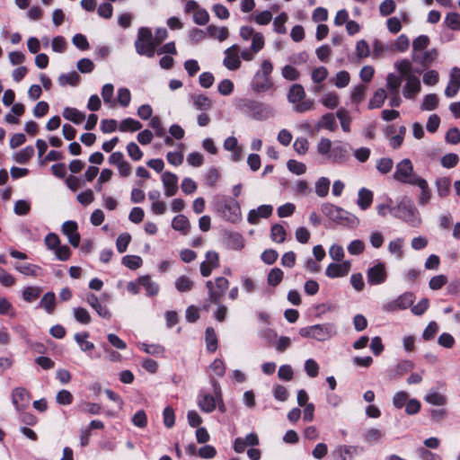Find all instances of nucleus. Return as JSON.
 <instances>
[{
  "label": "nucleus",
  "instance_id": "obj_1",
  "mask_svg": "<svg viewBox=\"0 0 460 460\" xmlns=\"http://www.w3.org/2000/svg\"><path fill=\"white\" fill-rule=\"evenodd\" d=\"M236 108L240 112L255 120H266L275 115L272 106L249 98L238 100Z\"/></svg>",
  "mask_w": 460,
  "mask_h": 460
},
{
  "label": "nucleus",
  "instance_id": "obj_2",
  "mask_svg": "<svg viewBox=\"0 0 460 460\" xmlns=\"http://www.w3.org/2000/svg\"><path fill=\"white\" fill-rule=\"evenodd\" d=\"M390 213L412 227H419L421 224L420 212L410 198H402L396 206L390 208Z\"/></svg>",
  "mask_w": 460,
  "mask_h": 460
},
{
  "label": "nucleus",
  "instance_id": "obj_3",
  "mask_svg": "<svg viewBox=\"0 0 460 460\" xmlns=\"http://www.w3.org/2000/svg\"><path fill=\"white\" fill-rule=\"evenodd\" d=\"M273 65L270 60H263L261 68L255 73L251 82V88L255 93H265L272 88L271 73Z\"/></svg>",
  "mask_w": 460,
  "mask_h": 460
},
{
  "label": "nucleus",
  "instance_id": "obj_4",
  "mask_svg": "<svg viewBox=\"0 0 460 460\" xmlns=\"http://www.w3.org/2000/svg\"><path fill=\"white\" fill-rule=\"evenodd\" d=\"M321 210L329 219L339 224L352 226L358 223L357 217L333 204L324 203L322 205Z\"/></svg>",
  "mask_w": 460,
  "mask_h": 460
},
{
  "label": "nucleus",
  "instance_id": "obj_5",
  "mask_svg": "<svg viewBox=\"0 0 460 460\" xmlns=\"http://www.w3.org/2000/svg\"><path fill=\"white\" fill-rule=\"evenodd\" d=\"M135 48L138 55L146 56L148 58L155 56L156 43L154 40L151 29L147 27L138 29Z\"/></svg>",
  "mask_w": 460,
  "mask_h": 460
},
{
  "label": "nucleus",
  "instance_id": "obj_6",
  "mask_svg": "<svg viewBox=\"0 0 460 460\" xmlns=\"http://www.w3.org/2000/svg\"><path fill=\"white\" fill-rule=\"evenodd\" d=\"M215 207L217 211L229 222L236 223L241 218L240 205L233 199L223 197L216 201Z\"/></svg>",
  "mask_w": 460,
  "mask_h": 460
},
{
  "label": "nucleus",
  "instance_id": "obj_7",
  "mask_svg": "<svg viewBox=\"0 0 460 460\" xmlns=\"http://www.w3.org/2000/svg\"><path fill=\"white\" fill-rule=\"evenodd\" d=\"M337 333L336 327L332 323L315 324L301 328L299 334L305 338H313L319 341L331 339Z\"/></svg>",
  "mask_w": 460,
  "mask_h": 460
},
{
  "label": "nucleus",
  "instance_id": "obj_8",
  "mask_svg": "<svg viewBox=\"0 0 460 460\" xmlns=\"http://www.w3.org/2000/svg\"><path fill=\"white\" fill-rule=\"evenodd\" d=\"M396 181L413 186V182L422 179L414 172L413 164L409 158H404L395 166L393 175Z\"/></svg>",
  "mask_w": 460,
  "mask_h": 460
},
{
  "label": "nucleus",
  "instance_id": "obj_9",
  "mask_svg": "<svg viewBox=\"0 0 460 460\" xmlns=\"http://www.w3.org/2000/svg\"><path fill=\"white\" fill-rule=\"evenodd\" d=\"M206 287L208 291V299L214 304H219L229 287V281L224 277H217L215 281L208 280Z\"/></svg>",
  "mask_w": 460,
  "mask_h": 460
},
{
  "label": "nucleus",
  "instance_id": "obj_10",
  "mask_svg": "<svg viewBox=\"0 0 460 460\" xmlns=\"http://www.w3.org/2000/svg\"><path fill=\"white\" fill-rule=\"evenodd\" d=\"M415 296L412 292H404L395 299L382 305V310L386 313H393L399 310H405L413 305Z\"/></svg>",
  "mask_w": 460,
  "mask_h": 460
},
{
  "label": "nucleus",
  "instance_id": "obj_11",
  "mask_svg": "<svg viewBox=\"0 0 460 460\" xmlns=\"http://www.w3.org/2000/svg\"><path fill=\"white\" fill-rule=\"evenodd\" d=\"M387 279V272L385 265L383 262H378L373 267L369 268L367 272V279L369 285H380L385 282Z\"/></svg>",
  "mask_w": 460,
  "mask_h": 460
},
{
  "label": "nucleus",
  "instance_id": "obj_12",
  "mask_svg": "<svg viewBox=\"0 0 460 460\" xmlns=\"http://www.w3.org/2000/svg\"><path fill=\"white\" fill-rule=\"evenodd\" d=\"M349 158V153L348 146L339 142L333 145L328 159L333 164H341L347 162Z\"/></svg>",
  "mask_w": 460,
  "mask_h": 460
},
{
  "label": "nucleus",
  "instance_id": "obj_13",
  "mask_svg": "<svg viewBox=\"0 0 460 460\" xmlns=\"http://www.w3.org/2000/svg\"><path fill=\"white\" fill-rule=\"evenodd\" d=\"M12 401L17 411L23 410L30 404V394L25 388L17 387L13 390Z\"/></svg>",
  "mask_w": 460,
  "mask_h": 460
},
{
  "label": "nucleus",
  "instance_id": "obj_14",
  "mask_svg": "<svg viewBox=\"0 0 460 460\" xmlns=\"http://www.w3.org/2000/svg\"><path fill=\"white\" fill-rule=\"evenodd\" d=\"M162 182L166 197L174 196L178 191V177L171 172H164L162 175Z\"/></svg>",
  "mask_w": 460,
  "mask_h": 460
},
{
  "label": "nucleus",
  "instance_id": "obj_15",
  "mask_svg": "<svg viewBox=\"0 0 460 460\" xmlns=\"http://www.w3.org/2000/svg\"><path fill=\"white\" fill-rule=\"evenodd\" d=\"M350 261H345L342 263H331L327 266L325 274L331 279L347 276L350 270Z\"/></svg>",
  "mask_w": 460,
  "mask_h": 460
},
{
  "label": "nucleus",
  "instance_id": "obj_16",
  "mask_svg": "<svg viewBox=\"0 0 460 460\" xmlns=\"http://www.w3.org/2000/svg\"><path fill=\"white\" fill-rule=\"evenodd\" d=\"M62 232L66 235L68 242L74 247H78L80 234L77 232V224L75 221H66L62 226Z\"/></svg>",
  "mask_w": 460,
  "mask_h": 460
},
{
  "label": "nucleus",
  "instance_id": "obj_17",
  "mask_svg": "<svg viewBox=\"0 0 460 460\" xmlns=\"http://www.w3.org/2000/svg\"><path fill=\"white\" fill-rule=\"evenodd\" d=\"M406 84L403 86L402 93L406 99H413L414 96L420 93L421 85L420 79L412 75L411 76L405 77Z\"/></svg>",
  "mask_w": 460,
  "mask_h": 460
},
{
  "label": "nucleus",
  "instance_id": "obj_18",
  "mask_svg": "<svg viewBox=\"0 0 460 460\" xmlns=\"http://www.w3.org/2000/svg\"><path fill=\"white\" fill-rule=\"evenodd\" d=\"M239 47L233 45L226 50V58H224V66L229 70H236L241 66V60L237 56Z\"/></svg>",
  "mask_w": 460,
  "mask_h": 460
},
{
  "label": "nucleus",
  "instance_id": "obj_19",
  "mask_svg": "<svg viewBox=\"0 0 460 460\" xmlns=\"http://www.w3.org/2000/svg\"><path fill=\"white\" fill-rule=\"evenodd\" d=\"M86 302L96 311L100 317L108 320L111 318V314L108 307L105 305H102L94 294L89 293L86 296Z\"/></svg>",
  "mask_w": 460,
  "mask_h": 460
},
{
  "label": "nucleus",
  "instance_id": "obj_20",
  "mask_svg": "<svg viewBox=\"0 0 460 460\" xmlns=\"http://www.w3.org/2000/svg\"><path fill=\"white\" fill-rule=\"evenodd\" d=\"M198 404L200 410L207 413L212 412L216 409L215 397L209 394L200 393L198 397Z\"/></svg>",
  "mask_w": 460,
  "mask_h": 460
},
{
  "label": "nucleus",
  "instance_id": "obj_21",
  "mask_svg": "<svg viewBox=\"0 0 460 460\" xmlns=\"http://www.w3.org/2000/svg\"><path fill=\"white\" fill-rule=\"evenodd\" d=\"M438 52L435 49L426 50L420 54L412 53L411 58L415 62L420 63L423 66L430 65L437 58Z\"/></svg>",
  "mask_w": 460,
  "mask_h": 460
},
{
  "label": "nucleus",
  "instance_id": "obj_22",
  "mask_svg": "<svg viewBox=\"0 0 460 460\" xmlns=\"http://www.w3.org/2000/svg\"><path fill=\"white\" fill-rule=\"evenodd\" d=\"M358 447L354 446H339L334 451V456L337 460H353L354 456L357 454Z\"/></svg>",
  "mask_w": 460,
  "mask_h": 460
},
{
  "label": "nucleus",
  "instance_id": "obj_23",
  "mask_svg": "<svg viewBox=\"0 0 460 460\" xmlns=\"http://www.w3.org/2000/svg\"><path fill=\"white\" fill-rule=\"evenodd\" d=\"M413 186H418L420 189V194L418 198V203L420 206H424L430 200L431 191L429 188L428 181L425 179L418 180L417 182H413Z\"/></svg>",
  "mask_w": 460,
  "mask_h": 460
},
{
  "label": "nucleus",
  "instance_id": "obj_24",
  "mask_svg": "<svg viewBox=\"0 0 460 460\" xmlns=\"http://www.w3.org/2000/svg\"><path fill=\"white\" fill-rule=\"evenodd\" d=\"M190 99L193 102V106L198 111H207L213 106V102L204 94H192Z\"/></svg>",
  "mask_w": 460,
  "mask_h": 460
},
{
  "label": "nucleus",
  "instance_id": "obj_25",
  "mask_svg": "<svg viewBox=\"0 0 460 460\" xmlns=\"http://www.w3.org/2000/svg\"><path fill=\"white\" fill-rule=\"evenodd\" d=\"M318 129L324 128L329 131H335L338 128L335 116L332 113L323 114L316 124Z\"/></svg>",
  "mask_w": 460,
  "mask_h": 460
},
{
  "label": "nucleus",
  "instance_id": "obj_26",
  "mask_svg": "<svg viewBox=\"0 0 460 460\" xmlns=\"http://www.w3.org/2000/svg\"><path fill=\"white\" fill-rule=\"evenodd\" d=\"M373 201V192L366 188H361L358 195V206L362 209H367Z\"/></svg>",
  "mask_w": 460,
  "mask_h": 460
},
{
  "label": "nucleus",
  "instance_id": "obj_27",
  "mask_svg": "<svg viewBox=\"0 0 460 460\" xmlns=\"http://www.w3.org/2000/svg\"><path fill=\"white\" fill-rule=\"evenodd\" d=\"M305 97V89L299 84H293L288 93V100L289 102L293 103L294 105L296 104L297 102H299L300 101L304 100Z\"/></svg>",
  "mask_w": 460,
  "mask_h": 460
},
{
  "label": "nucleus",
  "instance_id": "obj_28",
  "mask_svg": "<svg viewBox=\"0 0 460 460\" xmlns=\"http://www.w3.org/2000/svg\"><path fill=\"white\" fill-rule=\"evenodd\" d=\"M172 227L174 230L181 232L182 234H187L190 230V224L187 217L180 214L173 217L172 221Z\"/></svg>",
  "mask_w": 460,
  "mask_h": 460
},
{
  "label": "nucleus",
  "instance_id": "obj_29",
  "mask_svg": "<svg viewBox=\"0 0 460 460\" xmlns=\"http://www.w3.org/2000/svg\"><path fill=\"white\" fill-rule=\"evenodd\" d=\"M63 117L75 124H80L85 119V114L75 108L66 107L62 113Z\"/></svg>",
  "mask_w": 460,
  "mask_h": 460
},
{
  "label": "nucleus",
  "instance_id": "obj_30",
  "mask_svg": "<svg viewBox=\"0 0 460 460\" xmlns=\"http://www.w3.org/2000/svg\"><path fill=\"white\" fill-rule=\"evenodd\" d=\"M384 437L385 432L376 428L367 429L362 435L364 442L367 444L378 443L384 438Z\"/></svg>",
  "mask_w": 460,
  "mask_h": 460
},
{
  "label": "nucleus",
  "instance_id": "obj_31",
  "mask_svg": "<svg viewBox=\"0 0 460 460\" xmlns=\"http://www.w3.org/2000/svg\"><path fill=\"white\" fill-rule=\"evenodd\" d=\"M74 338L82 351H92L94 349V344L88 341L89 333L87 332H77Z\"/></svg>",
  "mask_w": 460,
  "mask_h": 460
},
{
  "label": "nucleus",
  "instance_id": "obj_32",
  "mask_svg": "<svg viewBox=\"0 0 460 460\" xmlns=\"http://www.w3.org/2000/svg\"><path fill=\"white\" fill-rule=\"evenodd\" d=\"M387 97L386 92L383 88L377 89L373 97L370 99L368 103V109H378L381 108Z\"/></svg>",
  "mask_w": 460,
  "mask_h": 460
},
{
  "label": "nucleus",
  "instance_id": "obj_33",
  "mask_svg": "<svg viewBox=\"0 0 460 460\" xmlns=\"http://www.w3.org/2000/svg\"><path fill=\"white\" fill-rule=\"evenodd\" d=\"M40 307H42L48 314H52L56 306V296L53 292H47L41 298Z\"/></svg>",
  "mask_w": 460,
  "mask_h": 460
},
{
  "label": "nucleus",
  "instance_id": "obj_34",
  "mask_svg": "<svg viewBox=\"0 0 460 460\" xmlns=\"http://www.w3.org/2000/svg\"><path fill=\"white\" fill-rule=\"evenodd\" d=\"M207 33L210 38L217 39L219 41H224L229 35L226 27H217L212 24L208 26Z\"/></svg>",
  "mask_w": 460,
  "mask_h": 460
},
{
  "label": "nucleus",
  "instance_id": "obj_35",
  "mask_svg": "<svg viewBox=\"0 0 460 460\" xmlns=\"http://www.w3.org/2000/svg\"><path fill=\"white\" fill-rule=\"evenodd\" d=\"M80 75L75 71H72L67 74L60 75L58 77V84L61 86H66L67 84L76 86L80 83Z\"/></svg>",
  "mask_w": 460,
  "mask_h": 460
},
{
  "label": "nucleus",
  "instance_id": "obj_36",
  "mask_svg": "<svg viewBox=\"0 0 460 460\" xmlns=\"http://www.w3.org/2000/svg\"><path fill=\"white\" fill-rule=\"evenodd\" d=\"M336 117L339 119L342 130L346 133L350 131L351 117L349 112L344 109L340 108L336 112Z\"/></svg>",
  "mask_w": 460,
  "mask_h": 460
},
{
  "label": "nucleus",
  "instance_id": "obj_37",
  "mask_svg": "<svg viewBox=\"0 0 460 460\" xmlns=\"http://www.w3.org/2000/svg\"><path fill=\"white\" fill-rule=\"evenodd\" d=\"M41 288L40 287L29 286L24 288L22 290V299L28 303H31L38 299L41 294Z\"/></svg>",
  "mask_w": 460,
  "mask_h": 460
},
{
  "label": "nucleus",
  "instance_id": "obj_38",
  "mask_svg": "<svg viewBox=\"0 0 460 460\" xmlns=\"http://www.w3.org/2000/svg\"><path fill=\"white\" fill-rule=\"evenodd\" d=\"M424 400L432 405L443 406L447 403V397L436 391H429L424 397Z\"/></svg>",
  "mask_w": 460,
  "mask_h": 460
},
{
  "label": "nucleus",
  "instance_id": "obj_39",
  "mask_svg": "<svg viewBox=\"0 0 460 460\" xmlns=\"http://www.w3.org/2000/svg\"><path fill=\"white\" fill-rule=\"evenodd\" d=\"M451 181L447 177H441L436 181L437 191L439 197L445 198L450 193Z\"/></svg>",
  "mask_w": 460,
  "mask_h": 460
},
{
  "label": "nucleus",
  "instance_id": "obj_40",
  "mask_svg": "<svg viewBox=\"0 0 460 460\" xmlns=\"http://www.w3.org/2000/svg\"><path fill=\"white\" fill-rule=\"evenodd\" d=\"M139 284L143 286L148 296H155L159 291V286L151 280L149 276H143L138 279Z\"/></svg>",
  "mask_w": 460,
  "mask_h": 460
},
{
  "label": "nucleus",
  "instance_id": "obj_41",
  "mask_svg": "<svg viewBox=\"0 0 460 460\" xmlns=\"http://www.w3.org/2000/svg\"><path fill=\"white\" fill-rule=\"evenodd\" d=\"M14 269L20 273L26 276L37 277L39 275V271L40 268L35 264H19L16 263Z\"/></svg>",
  "mask_w": 460,
  "mask_h": 460
},
{
  "label": "nucleus",
  "instance_id": "obj_42",
  "mask_svg": "<svg viewBox=\"0 0 460 460\" xmlns=\"http://www.w3.org/2000/svg\"><path fill=\"white\" fill-rule=\"evenodd\" d=\"M207 349L210 352H215L217 349V337L212 327H208L205 332Z\"/></svg>",
  "mask_w": 460,
  "mask_h": 460
},
{
  "label": "nucleus",
  "instance_id": "obj_43",
  "mask_svg": "<svg viewBox=\"0 0 460 460\" xmlns=\"http://www.w3.org/2000/svg\"><path fill=\"white\" fill-rule=\"evenodd\" d=\"M193 286V281L187 276H180L175 280V288L179 292L190 291Z\"/></svg>",
  "mask_w": 460,
  "mask_h": 460
},
{
  "label": "nucleus",
  "instance_id": "obj_44",
  "mask_svg": "<svg viewBox=\"0 0 460 460\" xmlns=\"http://www.w3.org/2000/svg\"><path fill=\"white\" fill-rule=\"evenodd\" d=\"M330 180L326 177H321L315 182V193L319 197H325L329 193L330 190Z\"/></svg>",
  "mask_w": 460,
  "mask_h": 460
},
{
  "label": "nucleus",
  "instance_id": "obj_45",
  "mask_svg": "<svg viewBox=\"0 0 460 460\" xmlns=\"http://www.w3.org/2000/svg\"><path fill=\"white\" fill-rule=\"evenodd\" d=\"M286 230L281 225L275 224L271 226L270 236L274 242L279 243H283L286 240Z\"/></svg>",
  "mask_w": 460,
  "mask_h": 460
},
{
  "label": "nucleus",
  "instance_id": "obj_46",
  "mask_svg": "<svg viewBox=\"0 0 460 460\" xmlns=\"http://www.w3.org/2000/svg\"><path fill=\"white\" fill-rule=\"evenodd\" d=\"M284 272L279 268H273L268 274L267 281L271 287H277L283 279Z\"/></svg>",
  "mask_w": 460,
  "mask_h": 460
},
{
  "label": "nucleus",
  "instance_id": "obj_47",
  "mask_svg": "<svg viewBox=\"0 0 460 460\" xmlns=\"http://www.w3.org/2000/svg\"><path fill=\"white\" fill-rule=\"evenodd\" d=\"M438 105V98L435 93H429L424 96L423 102L420 104L422 111H433Z\"/></svg>",
  "mask_w": 460,
  "mask_h": 460
},
{
  "label": "nucleus",
  "instance_id": "obj_48",
  "mask_svg": "<svg viewBox=\"0 0 460 460\" xmlns=\"http://www.w3.org/2000/svg\"><path fill=\"white\" fill-rule=\"evenodd\" d=\"M142 128V124L131 118L125 119L121 121L119 125L120 131H137Z\"/></svg>",
  "mask_w": 460,
  "mask_h": 460
},
{
  "label": "nucleus",
  "instance_id": "obj_49",
  "mask_svg": "<svg viewBox=\"0 0 460 460\" xmlns=\"http://www.w3.org/2000/svg\"><path fill=\"white\" fill-rule=\"evenodd\" d=\"M34 155V148L32 146H28L18 152L14 160L19 164H26Z\"/></svg>",
  "mask_w": 460,
  "mask_h": 460
},
{
  "label": "nucleus",
  "instance_id": "obj_50",
  "mask_svg": "<svg viewBox=\"0 0 460 460\" xmlns=\"http://www.w3.org/2000/svg\"><path fill=\"white\" fill-rule=\"evenodd\" d=\"M142 263V258L137 255H126L122 258V264L130 270L140 268Z\"/></svg>",
  "mask_w": 460,
  "mask_h": 460
},
{
  "label": "nucleus",
  "instance_id": "obj_51",
  "mask_svg": "<svg viewBox=\"0 0 460 460\" xmlns=\"http://www.w3.org/2000/svg\"><path fill=\"white\" fill-rule=\"evenodd\" d=\"M332 146V143L329 138L322 137L319 140L316 147L319 155L329 158V154H331Z\"/></svg>",
  "mask_w": 460,
  "mask_h": 460
},
{
  "label": "nucleus",
  "instance_id": "obj_52",
  "mask_svg": "<svg viewBox=\"0 0 460 460\" xmlns=\"http://www.w3.org/2000/svg\"><path fill=\"white\" fill-rule=\"evenodd\" d=\"M314 102L310 99H304L294 105L293 110L297 113H305L314 110Z\"/></svg>",
  "mask_w": 460,
  "mask_h": 460
},
{
  "label": "nucleus",
  "instance_id": "obj_53",
  "mask_svg": "<svg viewBox=\"0 0 460 460\" xmlns=\"http://www.w3.org/2000/svg\"><path fill=\"white\" fill-rule=\"evenodd\" d=\"M394 161L389 157H382L376 162V169L382 174H386L393 169Z\"/></svg>",
  "mask_w": 460,
  "mask_h": 460
},
{
  "label": "nucleus",
  "instance_id": "obj_54",
  "mask_svg": "<svg viewBox=\"0 0 460 460\" xmlns=\"http://www.w3.org/2000/svg\"><path fill=\"white\" fill-rule=\"evenodd\" d=\"M321 102L328 109H335L339 105V96L336 93H328L323 97Z\"/></svg>",
  "mask_w": 460,
  "mask_h": 460
},
{
  "label": "nucleus",
  "instance_id": "obj_55",
  "mask_svg": "<svg viewBox=\"0 0 460 460\" xmlns=\"http://www.w3.org/2000/svg\"><path fill=\"white\" fill-rule=\"evenodd\" d=\"M367 87L363 84L355 86L351 92L350 99L353 103H360L366 95Z\"/></svg>",
  "mask_w": 460,
  "mask_h": 460
},
{
  "label": "nucleus",
  "instance_id": "obj_56",
  "mask_svg": "<svg viewBox=\"0 0 460 460\" xmlns=\"http://www.w3.org/2000/svg\"><path fill=\"white\" fill-rule=\"evenodd\" d=\"M395 67L400 73L401 76L408 77L412 75L411 74V63L408 59H402L395 63Z\"/></svg>",
  "mask_w": 460,
  "mask_h": 460
},
{
  "label": "nucleus",
  "instance_id": "obj_57",
  "mask_svg": "<svg viewBox=\"0 0 460 460\" xmlns=\"http://www.w3.org/2000/svg\"><path fill=\"white\" fill-rule=\"evenodd\" d=\"M287 167L291 172L296 175L304 174L306 172L305 164L294 159L288 161Z\"/></svg>",
  "mask_w": 460,
  "mask_h": 460
},
{
  "label": "nucleus",
  "instance_id": "obj_58",
  "mask_svg": "<svg viewBox=\"0 0 460 460\" xmlns=\"http://www.w3.org/2000/svg\"><path fill=\"white\" fill-rule=\"evenodd\" d=\"M130 241L131 235L128 233L120 234L116 240V248L118 252L120 253L126 252Z\"/></svg>",
  "mask_w": 460,
  "mask_h": 460
},
{
  "label": "nucleus",
  "instance_id": "obj_59",
  "mask_svg": "<svg viewBox=\"0 0 460 460\" xmlns=\"http://www.w3.org/2000/svg\"><path fill=\"white\" fill-rule=\"evenodd\" d=\"M386 82L389 93L399 92V88L402 84L401 76L391 73L387 75Z\"/></svg>",
  "mask_w": 460,
  "mask_h": 460
},
{
  "label": "nucleus",
  "instance_id": "obj_60",
  "mask_svg": "<svg viewBox=\"0 0 460 460\" xmlns=\"http://www.w3.org/2000/svg\"><path fill=\"white\" fill-rule=\"evenodd\" d=\"M429 44V39L427 35H420L412 42V53H418L425 49Z\"/></svg>",
  "mask_w": 460,
  "mask_h": 460
},
{
  "label": "nucleus",
  "instance_id": "obj_61",
  "mask_svg": "<svg viewBox=\"0 0 460 460\" xmlns=\"http://www.w3.org/2000/svg\"><path fill=\"white\" fill-rule=\"evenodd\" d=\"M193 21L198 25H205L209 21V14L204 8H199L193 14Z\"/></svg>",
  "mask_w": 460,
  "mask_h": 460
},
{
  "label": "nucleus",
  "instance_id": "obj_62",
  "mask_svg": "<svg viewBox=\"0 0 460 460\" xmlns=\"http://www.w3.org/2000/svg\"><path fill=\"white\" fill-rule=\"evenodd\" d=\"M127 152L133 161H139L143 157V152L135 142H130L128 144Z\"/></svg>",
  "mask_w": 460,
  "mask_h": 460
},
{
  "label": "nucleus",
  "instance_id": "obj_63",
  "mask_svg": "<svg viewBox=\"0 0 460 460\" xmlns=\"http://www.w3.org/2000/svg\"><path fill=\"white\" fill-rule=\"evenodd\" d=\"M350 81V76L349 72L342 70L336 74L334 84L338 88L346 87Z\"/></svg>",
  "mask_w": 460,
  "mask_h": 460
},
{
  "label": "nucleus",
  "instance_id": "obj_64",
  "mask_svg": "<svg viewBox=\"0 0 460 460\" xmlns=\"http://www.w3.org/2000/svg\"><path fill=\"white\" fill-rule=\"evenodd\" d=\"M75 320L83 324H88L91 322V315L84 308L78 307L74 309Z\"/></svg>",
  "mask_w": 460,
  "mask_h": 460
}]
</instances>
